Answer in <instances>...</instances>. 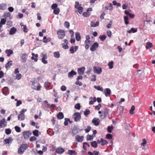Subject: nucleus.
Returning a JSON list of instances; mask_svg holds the SVG:
<instances>
[{"label":"nucleus","instance_id":"13d9d810","mask_svg":"<svg viewBox=\"0 0 155 155\" xmlns=\"http://www.w3.org/2000/svg\"><path fill=\"white\" fill-rule=\"evenodd\" d=\"M101 107V105L100 104H99L97 105L95 107V109L99 110Z\"/></svg>","mask_w":155,"mask_h":155},{"label":"nucleus","instance_id":"58836bf2","mask_svg":"<svg viewBox=\"0 0 155 155\" xmlns=\"http://www.w3.org/2000/svg\"><path fill=\"white\" fill-rule=\"evenodd\" d=\"M6 25H7L8 27L9 28L12 26V22L10 20L8 21L7 22Z\"/></svg>","mask_w":155,"mask_h":155},{"label":"nucleus","instance_id":"b1692460","mask_svg":"<svg viewBox=\"0 0 155 155\" xmlns=\"http://www.w3.org/2000/svg\"><path fill=\"white\" fill-rule=\"evenodd\" d=\"M5 52L7 54L8 57H10L11 55L13 53V51L11 49H6L5 51Z\"/></svg>","mask_w":155,"mask_h":155},{"label":"nucleus","instance_id":"f3484780","mask_svg":"<svg viewBox=\"0 0 155 155\" xmlns=\"http://www.w3.org/2000/svg\"><path fill=\"white\" fill-rule=\"evenodd\" d=\"M64 151V150L63 148L60 147H58L56 149V152L58 154H61L63 153Z\"/></svg>","mask_w":155,"mask_h":155},{"label":"nucleus","instance_id":"4c0bfd02","mask_svg":"<svg viewBox=\"0 0 155 155\" xmlns=\"http://www.w3.org/2000/svg\"><path fill=\"white\" fill-rule=\"evenodd\" d=\"M40 56L42 58L41 59H47V55L46 53H42Z\"/></svg>","mask_w":155,"mask_h":155},{"label":"nucleus","instance_id":"72a5a7b5","mask_svg":"<svg viewBox=\"0 0 155 155\" xmlns=\"http://www.w3.org/2000/svg\"><path fill=\"white\" fill-rule=\"evenodd\" d=\"M114 62L113 61H111L109 62L108 64V65L109 66V68L110 69H112L113 68Z\"/></svg>","mask_w":155,"mask_h":155},{"label":"nucleus","instance_id":"a18cd8bd","mask_svg":"<svg viewBox=\"0 0 155 155\" xmlns=\"http://www.w3.org/2000/svg\"><path fill=\"white\" fill-rule=\"evenodd\" d=\"M113 128V126H108L107 127V131L110 133H111L112 132V130Z\"/></svg>","mask_w":155,"mask_h":155},{"label":"nucleus","instance_id":"f257e3e1","mask_svg":"<svg viewBox=\"0 0 155 155\" xmlns=\"http://www.w3.org/2000/svg\"><path fill=\"white\" fill-rule=\"evenodd\" d=\"M28 147V145L27 144H23L21 145L18 149V153L19 154H23Z\"/></svg>","mask_w":155,"mask_h":155},{"label":"nucleus","instance_id":"e2e57ef3","mask_svg":"<svg viewBox=\"0 0 155 155\" xmlns=\"http://www.w3.org/2000/svg\"><path fill=\"white\" fill-rule=\"evenodd\" d=\"M62 47L65 49H67L68 48V46L67 44L65 45L64 44H62Z\"/></svg>","mask_w":155,"mask_h":155},{"label":"nucleus","instance_id":"de8ad7c7","mask_svg":"<svg viewBox=\"0 0 155 155\" xmlns=\"http://www.w3.org/2000/svg\"><path fill=\"white\" fill-rule=\"evenodd\" d=\"M5 133L7 135L11 133V130L9 128L6 129L5 130Z\"/></svg>","mask_w":155,"mask_h":155},{"label":"nucleus","instance_id":"cd10ccee","mask_svg":"<svg viewBox=\"0 0 155 155\" xmlns=\"http://www.w3.org/2000/svg\"><path fill=\"white\" fill-rule=\"evenodd\" d=\"M54 57L56 58H59L60 57V54L59 51L54 52L53 53Z\"/></svg>","mask_w":155,"mask_h":155},{"label":"nucleus","instance_id":"680f3d73","mask_svg":"<svg viewBox=\"0 0 155 155\" xmlns=\"http://www.w3.org/2000/svg\"><path fill=\"white\" fill-rule=\"evenodd\" d=\"M36 139V138L34 136L31 137L30 138V140L31 141H32L35 140Z\"/></svg>","mask_w":155,"mask_h":155},{"label":"nucleus","instance_id":"2eb2a0df","mask_svg":"<svg viewBox=\"0 0 155 155\" xmlns=\"http://www.w3.org/2000/svg\"><path fill=\"white\" fill-rule=\"evenodd\" d=\"M13 140V139L12 137H9L8 138L4 140L5 143V144H9L10 143H11Z\"/></svg>","mask_w":155,"mask_h":155},{"label":"nucleus","instance_id":"dca6fc26","mask_svg":"<svg viewBox=\"0 0 155 155\" xmlns=\"http://www.w3.org/2000/svg\"><path fill=\"white\" fill-rule=\"evenodd\" d=\"M7 5L6 3H2L0 4V10H4L6 9Z\"/></svg>","mask_w":155,"mask_h":155},{"label":"nucleus","instance_id":"c85d7f7f","mask_svg":"<svg viewBox=\"0 0 155 155\" xmlns=\"http://www.w3.org/2000/svg\"><path fill=\"white\" fill-rule=\"evenodd\" d=\"M71 132L72 134V135L74 136L78 133V130L76 128H74L72 130Z\"/></svg>","mask_w":155,"mask_h":155},{"label":"nucleus","instance_id":"052dcab7","mask_svg":"<svg viewBox=\"0 0 155 155\" xmlns=\"http://www.w3.org/2000/svg\"><path fill=\"white\" fill-rule=\"evenodd\" d=\"M146 143V141L145 139H143L142 140V142L141 143V146H144Z\"/></svg>","mask_w":155,"mask_h":155},{"label":"nucleus","instance_id":"bb28decb","mask_svg":"<svg viewBox=\"0 0 155 155\" xmlns=\"http://www.w3.org/2000/svg\"><path fill=\"white\" fill-rule=\"evenodd\" d=\"M101 145H104L107 144L108 142L103 138L101 139Z\"/></svg>","mask_w":155,"mask_h":155},{"label":"nucleus","instance_id":"6e6552de","mask_svg":"<svg viewBox=\"0 0 155 155\" xmlns=\"http://www.w3.org/2000/svg\"><path fill=\"white\" fill-rule=\"evenodd\" d=\"M98 46L99 44L97 42H95L91 46L90 48V50L91 51H94L98 47Z\"/></svg>","mask_w":155,"mask_h":155},{"label":"nucleus","instance_id":"9b49d317","mask_svg":"<svg viewBox=\"0 0 155 155\" xmlns=\"http://www.w3.org/2000/svg\"><path fill=\"white\" fill-rule=\"evenodd\" d=\"M76 74L77 73L76 72L73 70H71V71L68 73V77L69 78H71L73 77L74 75H76Z\"/></svg>","mask_w":155,"mask_h":155},{"label":"nucleus","instance_id":"864d4df0","mask_svg":"<svg viewBox=\"0 0 155 155\" xmlns=\"http://www.w3.org/2000/svg\"><path fill=\"white\" fill-rule=\"evenodd\" d=\"M15 131L17 132L18 133V132H20L21 131V129L18 126H16L15 127Z\"/></svg>","mask_w":155,"mask_h":155},{"label":"nucleus","instance_id":"4468645a","mask_svg":"<svg viewBox=\"0 0 155 155\" xmlns=\"http://www.w3.org/2000/svg\"><path fill=\"white\" fill-rule=\"evenodd\" d=\"M99 21H97L95 22V21H91V26L93 27H95L99 25Z\"/></svg>","mask_w":155,"mask_h":155},{"label":"nucleus","instance_id":"ddd939ff","mask_svg":"<svg viewBox=\"0 0 155 155\" xmlns=\"http://www.w3.org/2000/svg\"><path fill=\"white\" fill-rule=\"evenodd\" d=\"M85 70V68L84 67H81L78 69V74L80 75H82L84 74V71Z\"/></svg>","mask_w":155,"mask_h":155},{"label":"nucleus","instance_id":"1a4fd4ad","mask_svg":"<svg viewBox=\"0 0 155 155\" xmlns=\"http://www.w3.org/2000/svg\"><path fill=\"white\" fill-rule=\"evenodd\" d=\"M100 119L97 118H94L92 120V122L93 123L95 126L98 125L100 123Z\"/></svg>","mask_w":155,"mask_h":155},{"label":"nucleus","instance_id":"a211bd4d","mask_svg":"<svg viewBox=\"0 0 155 155\" xmlns=\"http://www.w3.org/2000/svg\"><path fill=\"white\" fill-rule=\"evenodd\" d=\"M111 91L109 88H107L106 90L104 91V93L106 97H109L110 96L111 93Z\"/></svg>","mask_w":155,"mask_h":155},{"label":"nucleus","instance_id":"f704fd0d","mask_svg":"<svg viewBox=\"0 0 155 155\" xmlns=\"http://www.w3.org/2000/svg\"><path fill=\"white\" fill-rule=\"evenodd\" d=\"M11 16V13L9 12L5 13L3 16V17L7 18L10 17Z\"/></svg>","mask_w":155,"mask_h":155},{"label":"nucleus","instance_id":"a19ab883","mask_svg":"<svg viewBox=\"0 0 155 155\" xmlns=\"http://www.w3.org/2000/svg\"><path fill=\"white\" fill-rule=\"evenodd\" d=\"M22 77V75L21 74H16V79L19 80Z\"/></svg>","mask_w":155,"mask_h":155},{"label":"nucleus","instance_id":"8fccbe9b","mask_svg":"<svg viewBox=\"0 0 155 155\" xmlns=\"http://www.w3.org/2000/svg\"><path fill=\"white\" fill-rule=\"evenodd\" d=\"M75 108L79 110L81 108V105L79 103L77 104L74 106Z\"/></svg>","mask_w":155,"mask_h":155},{"label":"nucleus","instance_id":"9d476101","mask_svg":"<svg viewBox=\"0 0 155 155\" xmlns=\"http://www.w3.org/2000/svg\"><path fill=\"white\" fill-rule=\"evenodd\" d=\"M75 139L78 142H81L83 140L84 136H80L79 135H77L75 137Z\"/></svg>","mask_w":155,"mask_h":155},{"label":"nucleus","instance_id":"37998d69","mask_svg":"<svg viewBox=\"0 0 155 155\" xmlns=\"http://www.w3.org/2000/svg\"><path fill=\"white\" fill-rule=\"evenodd\" d=\"M135 109V106H132L130 110L129 113L130 114H133L134 113V110Z\"/></svg>","mask_w":155,"mask_h":155},{"label":"nucleus","instance_id":"774afa93","mask_svg":"<svg viewBox=\"0 0 155 155\" xmlns=\"http://www.w3.org/2000/svg\"><path fill=\"white\" fill-rule=\"evenodd\" d=\"M74 47L73 46L71 47L70 49L69 50L72 54H73L74 52Z\"/></svg>","mask_w":155,"mask_h":155},{"label":"nucleus","instance_id":"0eeeda50","mask_svg":"<svg viewBox=\"0 0 155 155\" xmlns=\"http://www.w3.org/2000/svg\"><path fill=\"white\" fill-rule=\"evenodd\" d=\"M28 58V55L25 53H23L22 54L21 58V60L22 62L23 63H25Z\"/></svg>","mask_w":155,"mask_h":155},{"label":"nucleus","instance_id":"c9c22d12","mask_svg":"<svg viewBox=\"0 0 155 155\" xmlns=\"http://www.w3.org/2000/svg\"><path fill=\"white\" fill-rule=\"evenodd\" d=\"M94 87L95 89H97L98 91H103V88L102 87H101L100 86H94Z\"/></svg>","mask_w":155,"mask_h":155},{"label":"nucleus","instance_id":"6e6d98bb","mask_svg":"<svg viewBox=\"0 0 155 155\" xmlns=\"http://www.w3.org/2000/svg\"><path fill=\"white\" fill-rule=\"evenodd\" d=\"M128 19V18L127 16H125L124 17V20L125 23V24H126V25H127L128 24H129V22L127 21Z\"/></svg>","mask_w":155,"mask_h":155},{"label":"nucleus","instance_id":"20e7f679","mask_svg":"<svg viewBox=\"0 0 155 155\" xmlns=\"http://www.w3.org/2000/svg\"><path fill=\"white\" fill-rule=\"evenodd\" d=\"M23 135L25 139L28 138L31 134L30 131H25L23 132Z\"/></svg>","mask_w":155,"mask_h":155},{"label":"nucleus","instance_id":"c03bdc74","mask_svg":"<svg viewBox=\"0 0 155 155\" xmlns=\"http://www.w3.org/2000/svg\"><path fill=\"white\" fill-rule=\"evenodd\" d=\"M90 113V111L89 109H86L84 112V114L85 116H87Z\"/></svg>","mask_w":155,"mask_h":155},{"label":"nucleus","instance_id":"c756f323","mask_svg":"<svg viewBox=\"0 0 155 155\" xmlns=\"http://www.w3.org/2000/svg\"><path fill=\"white\" fill-rule=\"evenodd\" d=\"M91 146L92 147L96 148L97 147V143L95 141H94L91 143Z\"/></svg>","mask_w":155,"mask_h":155},{"label":"nucleus","instance_id":"f03ea898","mask_svg":"<svg viewBox=\"0 0 155 155\" xmlns=\"http://www.w3.org/2000/svg\"><path fill=\"white\" fill-rule=\"evenodd\" d=\"M57 34L59 38L63 39L65 36L64 31L62 29H59L57 31Z\"/></svg>","mask_w":155,"mask_h":155},{"label":"nucleus","instance_id":"f8f14e48","mask_svg":"<svg viewBox=\"0 0 155 155\" xmlns=\"http://www.w3.org/2000/svg\"><path fill=\"white\" fill-rule=\"evenodd\" d=\"M109 109L105 107L103 109V110H102V113L104 115V116L106 117L108 114Z\"/></svg>","mask_w":155,"mask_h":155},{"label":"nucleus","instance_id":"7ed1b4c3","mask_svg":"<svg viewBox=\"0 0 155 155\" xmlns=\"http://www.w3.org/2000/svg\"><path fill=\"white\" fill-rule=\"evenodd\" d=\"M74 120L76 122H78L80 121L81 119V115L78 112H76L74 114Z\"/></svg>","mask_w":155,"mask_h":155},{"label":"nucleus","instance_id":"ea45409f","mask_svg":"<svg viewBox=\"0 0 155 155\" xmlns=\"http://www.w3.org/2000/svg\"><path fill=\"white\" fill-rule=\"evenodd\" d=\"M77 9H78V12L81 14L83 10V8L81 6L78 7Z\"/></svg>","mask_w":155,"mask_h":155},{"label":"nucleus","instance_id":"2f4dec72","mask_svg":"<svg viewBox=\"0 0 155 155\" xmlns=\"http://www.w3.org/2000/svg\"><path fill=\"white\" fill-rule=\"evenodd\" d=\"M146 44L147 45L146 46V48L147 49H148L153 46V44L150 42H148Z\"/></svg>","mask_w":155,"mask_h":155},{"label":"nucleus","instance_id":"423d86ee","mask_svg":"<svg viewBox=\"0 0 155 155\" xmlns=\"http://www.w3.org/2000/svg\"><path fill=\"white\" fill-rule=\"evenodd\" d=\"M93 69L94 72L97 74H101L102 71V68L101 67L97 68L96 66H94L93 67Z\"/></svg>","mask_w":155,"mask_h":155},{"label":"nucleus","instance_id":"aec40b11","mask_svg":"<svg viewBox=\"0 0 155 155\" xmlns=\"http://www.w3.org/2000/svg\"><path fill=\"white\" fill-rule=\"evenodd\" d=\"M31 54L32 56L31 58V59L34 60L35 62H37L38 61L37 57L38 56V54H35L34 53H32Z\"/></svg>","mask_w":155,"mask_h":155},{"label":"nucleus","instance_id":"79ce46f5","mask_svg":"<svg viewBox=\"0 0 155 155\" xmlns=\"http://www.w3.org/2000/svg\"><path fill=\"white\" fill-rule=\"evenodd\" d=\"M6 21V20L5 18H2L0 21V23L2 25H5Z\"/></svg>","mask_w":155,"mask_h":155},{"label":"nucleus","instance_id":"69168bd1","mask_svg":"<svg viewBox=\"0 0 155 155\" xmlns=\"http://www.w3.org/2000/svg\"><path fill=\"white\" fill-rule=\"evenodd\" d=\"M81 6V5H79V3L78 2H76L75 5V8H77L78 7H79V6Z\"/></svg>","mask_w":155,"mask_h":155},{"label":"nucleus","instance_id":"5701e85b","mask_svg":"<svg viewBox=\"0 0 155 155\" xmlns=\"http://www.w3.org/2000/svg\"><path fill=\"white\" fill-rule=\"evenodd\" d=\"M16 31V28L13 27L11 29L9 33V34L10 35H13L15 34Z\"/></svg>","mask_w":155,"mask_h":155},{"label":"nucleus","instance_id":"603ef678","mask_svg":"<svg viewBox=\"0 0 155 155\" xmlns=\"http://www.w3.org/2000/svg\"><path fill=\"white\" fill-rule=\"evenodd\" d=\"M106 138L107 139H112V135L110 134H107L106 135Z\"/></svg>","mask_w":155,"mask_h":155},{"label":"nucleus","instance_id":"5fc2aeb1","mask_svg":"<svg viewBox=\"0 0 155 155\" xmlns=\"http://www.w3.org/2000/svg\"><path fill=\"white\" fill-rule=\"evenodd\" d=\"M99 38L101 41H104L106 38V37L104 35H100Z\"/></svg>","mask_w":155,"mask_h":155},{"label":"nucleus","instance_id":"e433bc0d","mask_svg":"<svg viewBox=\"0 0 155 155\" xmlns=\"http://www.w3.org/2000/svg\"><path fill=\"white\" fill-rule=\"evenodd\" d=\"M60 11L59 8H57L55 9H54L53 13L55 15H58L59 14Z\"/></svg>","mask_w":155,"mask_h":155},{"label":"nucleus","instance_id":"338daca9","mask_svg":"<svg viewBox=\"0 0 155 155\" xmlns=\"http://www.w3.org/2000/svg\"><path fill=\"white\" fill-rule=\"evenodd\" d=\"M107 36L109 37H110L111 36V32L110 30H108L107 31Z\"/></svg>","mask_w":155,"mask_h":155},{"label":"nucleus","instance_id":"a878e982","mask_svg":"<svg viewBox=\"0 0 155 155\" xmlns=\"http://www.w3.org/2000/svg\"><path fill=\"white\" fill-rule=\"evenodd\" d=\"M75 38L77 41H80L81 40V38L79 33L78 32L75 33Z\"/></svg>","mask_w":155,"mask_h":155},{"label":"nucleus","instance_id":"09e8293b","mask_svg":"<svg viewBox=\"0 0 155 155\" xmlns=\"http://www.w3.org/2000/svg\"><path fill=\"white\" fill-rule=\"evenodd\" d=\"M58 6V4L56 3H55L53 4L52 5L51 7L52 9L54 10L57 8Z\"/></svg>","mask_w":155,"mask_h":155},{"label":"nucleus","instance_id":"4be33fe9","mask_svg":"<svg viewBox=\"0 0 155 155\" xmlns=\"http://www.w3.org/2000/svg\"><path fill=\"white\" fill-rule=\"evenodd\" d=\"M18 120L20 121L23 120H25V117L24 114H20L18 116Z\"/></svg>","mask_w":155,"mask_h":155},{"label":"nucleus","instance_id":"3c124183","mask_svg":"<svg viewBox=\"0 0 155 155\" xmlns=\"http://www.w3.org/2000/svg\"><path fill=\"white\" fill-rule=\"evenodd\" d=\"M64 26L67 28H68L70 26L69 23L67 21H65L64 23Z\"/></svg>","mask_w":155,"mask_h":155},{"label":"nucleus","instance_id":"bf43d9fd","mask_svg":"<svg viewBox=\"0 0 155 155\" xmlns=\"http://www.w3.org/2000/svg\"><path fill=\"white\" fill-rule=\"evenodd\" d=\"M91 127L90 126H87V128L85 129V132L86 133H88L91 130Z\"/></svg>","mask_w":155,"mask_h":155},{"label":"nucleus","instance_id":"39448f33","mask_svg":"<svg viewBox=\"0 0 155 155\" xmlns=\"http://www.w3.org/2000/svg\"><path fill=\"white\" fill-rule=\"evenodd\" d=\"M7 123L5 118H3L0 121V127L1 128H4L5 127L7 126Z\"/></svg>","mask_w":155,"mask_h":155},{"label":"nucleus","instance_id":"6ab92c4d","mask_svg":"<svg viewBox=\"0 0 155 155\" xmlns=\"http://www.w3.org/2000/svg\"><path fill=\"white\" fill-rule=\"evenodd\" d=\"M57 117L58 119H61L64 117V114L62 112H60L57 114Z\"/></svg>","mask_w":155,"mask_h":155},{"label":"nucleus","instance_id":"473e14b6","mask_svg":"<svg viewBox=\"0 0 155 155\" xmlns=\"http://www.w3.org/2000/svg\"><path fill=\"white\" fill-rule=\"evenodd\" d=\"M137 31V30L134 28H131V29L127 31V32L129 33H130L132 32L133 33L136 32Z\"/></svg>","mask_w":155,"mask_h":155},{"label":"nucleus","instance_id":"0e129e2a","mask_svg":"<svg viewBox=\"0 0 155 155\" xmlns=\"http://www.w3.org/2000/svg\"><path fill=\"white\" fill-rule=\"evenodd\" d=\"M61 90L62 91H64L66 90V87L64 85H62L61 88Z\"/></svg>","mask_w":155,"mask_h":155},{"label":"nucleus","instance_id":"393cba45","mask_svg":"<svg viewBox=\"0 0 155 155\" xmlns=\"http://www.w3.org/2000/svg\"><path fill=\"white\" fill-rule=\"evenodd\" d=\"M68 153L70 155H76L77 153L74 150H68Z\"/></svg>","mask_w":155,"mask_h":155},{"label":"nucleus","instance_id":"7c9ffc66","mask_svg":"<svg viewBox=\"0 0 155 155\" xmlns=\"http://www.w3.org/2000/svg\"><path fill=\"white\" fill-rule=\"evenodd\" d=\"M32 133L35 136L38 137L39 135V133L40 134L41 132H39V131L38 130H35L33 131Z\"/></svg>","mask_w":155,"mask_h":155},{"label":"nucleus","instance_id":"49530a36","mask_svg":"<svg viewBox=\"0 0 155 155\" xmlns=\"http://www.w3.org/2000/svg\"><path fill=\"white\" fill-rule=\"evenodd\" d=\"M65 121L64 122V124L65 126H66L68 125V122L69 121V119L68 118H65Z\"/></svg>","mask_w":155,"mask_h":155},{"label":"nucleus","instance_id":"412c9836","mask_svg":"<svg viewBox=\"0 0 155 155\" xmlns=\"http://www.w3.org/2000/svg\"><path fill=\"white\" fill-rule=\"evenodd\" d=\"M12 61H8L5 64V68L7 69H9L12 65Z\"/></svg>","mask_w":155,"mask_h":155},{"label":"nucleus","instance_id":"4d7b16f0","mask_svg":"<svg viewBox=\"0 0 155 155\" xmlns=\"http://www.w3.org/2000/svg\"><path fill=\"white\" fill-rule=\"evenodd\" d=\"M93 139L92 137L90 135H87V140H90Z\"/></svg>","mask_w":155,"mask_h":155}]
</instances>
